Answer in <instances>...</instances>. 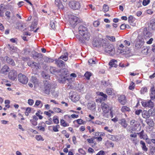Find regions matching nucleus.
I'll return each instance as SVG.
<instances>
[{
  "instance_id": "nucleus-1",
  "label": "nucleus",
  "mask_w": 155,
  "mask_h": 155,
  "mask_svg": "<svg viewBox=\"0 0 155 155\" xmlns=\"http://www.w3.org/2000/svg\"><path fill=\"white\" fill-rule=\"evenodd\" d=\"M101 108L102 110V114L104 117L108 118L110 116L111 118L113 117V113L111 110V108L107 104L104 102L102 103Z\"/></svg>"
},
{
  "instance_id": "nucleus-2",
  "label": "nucleus",
  "mask_w": 155,
  "mask_h": 155,
  "mask_svg": "<svg viewBox=\"0 0 155 155\" xmlns=\"http://www.w3.org/2000/svg\"><path fill=\"white\" fill-rule=\"evenodd\" d=\"M144 43V39L143 36L139 35L136 40L135 49L136 50L140 49L143 45Z\"/></svg>"
},
{
  "instance_id": "nucleus-3",
  "label": "nucleus",
  "mask_w": 155,
  "mask_h": 155,
  "mask_svg": "<svg viewBox=\"0 0 155 155\" xmlns=\"http://www.w3.org/2000/svg\"><path fill=\"white\" fill-rule=\"evenodd\" d=\"M68 21L71 26L74 28L79 23V19L75 16L71 15L69 17Z\"/></svg>"
},
{
  "instance_id": "nucleus-4",
  "label": "nucleus",
  "mask_w": 155,
  "mask_h": 155,
  "mask_svg": "<svg viewBox=\"0 0 155 155\" xmlns=\"http://www.w3.org/2000/svg\"><path fill=\"white\" fill-rule=\"evenodd\" d=\"M44 87L43 92L45 94H49L51 88V85L50 82L46 80L44 81Z\"/></svg>"
},
{
  "instance_id": "nucleus-5",
  "label": "nucleus",
  "mask_w": 155,
  "mask_h": 155,
  "mask_svg": "<svg viewBox=\"0 0 155 155\" xmlns=\"http://www.w3.org/2000/svg\"><path fill=\"white\" fill-rule=\"evenodd\" d=\"M118 50L120 53L122 54H128L130 53V48L125 46L122 44H120L118 47Z\"/></svg>"
},
{
  "instance_id": "nucleus-6",
  "label": "nucleus",
  "mask_w": 155,
  "mask_h": 155,
  "mask_svg": "<svg viewBox=\"0 0 155 155\" xmlns=\"http://www.w3.org/2000/svg\"><path fill=\"white\" fill-rule=\"evenodd\" d=\"M106 44V41L103 39H98L92 42L93 46L95 47L105 46Z\"/></svg>"
},
{
  "instance_id": "nucleus-7",
  "label": "nucleus",
  "mask_w": 155,
  "mask_h": 155,
  "mask_svg": "<svg viewBox=\"0 0 155 155\" xmlns=\"http://www.w3.org/2000/svg\"><path fill=\"white\" fill-rule=\"evenodd\" d=\"M95 139H96L97 142H99L102 140L103 138L100 137H92L91 138L87 139V141L88 143L89 144H93L94 145L92 146L93 147L97 144V143L94 141Z\"/></svg>"
},
{
  "instance_id": "nucleus-8",
  "label": "nucleus",
  "mask_w": 155,
  "mask_h": 155,
  "mask_svg": "<svg viewBox=\"0 0 155 155\" xmlns=\"http://www.w3.org/2000/svg\"><path fill=\"white\" fill-rule=\"evenodd\" d=\"M18 81L24 84H26L28 81V78L25 75L20 73L18 75Z\"/></svg>"
},
{
  "instance_id": "nucleus-9",
  "label": "nucleus",
  "mask_w": 155,
  "mask_h": 155,
  "mask_svg": "<svg viewBox=\"0 0 155 155\" xmlns=\"http://www.w3.org/2000/svg\"><path fill=\"white\" fill-rule=\"evenodd\" d=\"M103 48L104 49L106 52L109 53L110 55H112V53H111L114 49L113 45L107 43L106 41V44L105 46H103Z\"/></svg>"
},
{
  "instance_id": "nucleus-10",
  "label": "nucleus",
  "mask_w": 155,
  "mask_h": 155,
  "mask_svg": "<svg viewBox=\"0 0 155 155\" xmlns=\"http://www.w3.org/2000/svg\"><path fill=\"white\" fill-rule=\"evenodd\" d=\"M69 5L71 8L75 10H78L81 7L80 3L74 0L70 2Z\"/></svg>"
},
{
  "instance_id": "nucleus-11",
  "label": "nucleus",
  "mask_w": 155,
  "mask_h": 155,
  "mask_svg": "<svg viewBox=\"0 0 155 155\" xmlns=\"http://www.w3.org/2000/svg\"><path fill=\"white\" fill-rule=\"evenodd\" d=\"M83 37L82 38H80L79 41L82 43H85V41H88L90 38L91 36L90 32L88 31L85 33L81 35Z\"/></svg>"
},
{
  "instance_id": "nucleus-12",
  "label": "nucleus",
  "mask_w": 155,
  "mask_h": 155,
  "mask_svg": "<svg viewBox=\"0 0 155 155\" xmlns=\"http://www.w3.org/2000/svg\"><path fill=\"white\" fill-rule=\"evenodd\" d=\"M130 125L131 126V130L133 131L136 130L137 127L140 125V123L134 120H132L130 121Z\"/></svg>"
},
{
  "instance_id": "nucleus-13",
  "label": "nucleus",
  "mask_w": 155,
  "mask_h": 155,
  "mask_svg": "<svg viewBox=\"0 0 155 155\" xmlns=\"http://www.w3.org/2000/svg\"><path fill=\"white\" fill-rule=\"evenodd\" d=\"M17 72L16 71L12 70H11L8 74V78L12 80H15L17 76Z\"/></svg>"
},
{
  "instance_id": "nucleus-14",
  "label": "nucleus",
  "mask_w": 155,
  "mask_h": 155,
  "mask_svg": "<svg viewBox=\"0 0 155 155\" xmlns=\"http://www.w3.org/2000/svg\"><path fill=\"white\" fill-rule=\"evenodd\" d=\"M78 30L79 33L81 35L88 31V28L82 25H80L79 27Z\"/></svg>"
},
{
  "instance_id": "nucleus-15",
  "label": "nucleus",
  "mask_w": 155,
  "mask_h": 155,
  "mask_svg": "<svg viewBox=\"0 0 155 155\" xmlns=\"http://www.w3.org/2000/svg\"><path fill=\"white\" fill-rule=\"evenodd\" d=\"M142 106L144 107H153L154 104L150 100L147 101H143L141 102Z\"/></svg>"
},
{
  "instance_id": "nucleus-16",
  "label": "nucleus",
  "mask_w": 155,
  "mask_h": 155,
  "mask_svg": "<svg viewBox=\"0 0 155 155\" xmlns=\"http://www.w3.org/2000/svg\"><path fill=\"white\" fill-rule=\"evenodd\" d=\"M118 100L122 105L125 104L127 102L126 96L124 95H121L118 97Z\"/></svg>"
},
{
  "instance_id": "nucleus-17",
  "label": "nucleus",
  "mask_w": 155,
  "mask_h": 155,
  "mask_svg": "<svg viewBox=\"0 0 155 155\" xmlns=\"http://www.w3.org/2000/svg\"><path fill=\"white\" fill-rule=\"evenodd\" d=\"M88 108L91 110L95 109L96 108V104L94 101H90L87 105Z\"/></svg>"
},
{
  "instance_id": "nucleus-18",
  "label": "nucleus",
  "mask_w": 155,
  "mask_h": 155,
  "mask_svg": "<svg viewBox=\"0 0 155 155\" xmlns=\"http://www.w3.org/2000/svg\"><path fill=\"white\" fill-rule=\"evenodd\" d=\"M143 34L144 37L145 39L149 38L152 36L151 33L147 30V28H144Z\"/></svg>"
},
{
  "instance_id": "nucleus-19",
  "label": "nucleus",
  "mask_w": 155,
  "mask_h": 155,
  "mask_svg": "<svg viewBox=\"0 0 155 155\" xmlns=\"http://www.w3.org/2000/svg\"><path fill=\"white\" fill-rule=\"evenodd\" d=\"M55 63L59 67L63 68L65 67L64 62L59 59L55 60Z\"/></svg>"
},
{
  "instance_id": "nucleus-20",
  "label": "nucleus",
  "mask_w": 155,
  "mask_h": 155,
  "mask_svg": "<svg viewBox=\"0 0 155 155\" xmlns=\"http://www.w3.org/2000/svg\"><path fill=\"white\" fill-rule=\"evenodd\" d=\"M5 58L6 62L12 66L15 65V62L13 59L7 56H5Z\"/></svg>"
},
{
  "instance_id": "nucleus-21",
  "label": "nucleus",
  "mask_w": 155,
  "mask_h": 155,
  "mask_svg": "<svg viewBox=\"0 0 155 155\" xmlns=\"http://www.w3.org/2000/svg\"><path fill=\"white\" fill-rule=\"evenodd\" d=\"M119 123L124 128H126L128 124L124 118H122L119 120Z\"/></svg>"
},
{
  "instance_id": "nucleus-22",
  "label": "nucleus",
  "mask_w": 155,
  "mask_h": 155,
  "mask_svg": "<svg viewBox=\"0 0 155 155\" xmlns=\"http://www.w3.org/2000/svg\"><path fill=\"white\" fill-rule=\"evenodd\" d=\"M9 71V68L6 65H4L1 70V72L2 73L6 74Z\"/></svg>"
},
{
  "instance_id": "nucleus-23",
  "label": "nucleus",
  "mask_w": 155,
  "mask_h": 155,
  "mask_svg": "<svg viewBox=\"0 0 155 155\" xmlns=\"http://www.w3.org/2000/svg\"><path fill=\"white\" fill-rule=\"evenodd\" d=\"M149 28L152 30H155V20H152L148 24Z\"/></svg>"
},
{
  "instance_id": "nucleus-24",
  "label": "nucleus",
  "mask_w": 155,
  "mask_h": 155,
  "mask_svg": "<svg viewBox=\"0 0 155 155\" xmlns=\"http://www.w3.org/2000/svg\"><path fill=\"white\" fill-rule=\"evenodd\" d=\"M78 117L79 116L78 115L73 114H71V116L68 115H65L64 116V118L65 119L67 120L70 119L71 117L73 118H78Z\"/></svg>"
},
{
  "instance_id": "nucleus-25",
  "label": "nucleus",
  "mask_w": 155,
  "mask_h": 155,
  "mask_svg": "<svg viewBox=\"0 0 155 155\" xmlns=\"http://www.w3.org/2000/svg\"><path fill=\"white\" fill-rule=\"evenodd\" d=\"M151 92L150 94L151 99L153 100L155 99V88L153 86L151 88Z\"/></svg>"
},
{
  "instance_id": "nucleus-26",
  "label": "nucleus",
  "mask_w": 155,
  "mask_h": 155,
  "mask_svg": "<svg viewBox=\"0 0 155 155\" xmlns=\"http://www.w3.org/2000/svg\"><path fill=\"white\" fill-rule=\"evenodd\" d=\"M52 128L53 131L54 132H58L59 131V129L60 128L59 125L57 124L55 125H52L48 127V129L49 130L50 128Z\"/></svg>"
},
{
  "instance_id": "nucleus-27",
  "label": "nucleus",
  "mask_w": 155,
  "mask_h": 155,
  "mask_svg": "<svg viewBox=\"0 0 155 155\" xmlns=\"http://www.w3.org/2000/svg\"><path fill=\"white\" fill-rule=\"evenodd\" d=\"M117 61L115 59H112L111 60L110 62L109 63V65L111 66V67H114L117 68Z\"/></svg>"
},
{
  "instance_id": "nucleus-28",
  "label": "nucleus",
  "mask_w": 155,
  "mask_h": 155,
  "mask_svg": "<svg viewBox=\"0 0 155 155\" xmlns=\"http://www.w3.org/2000/svg\"><path fill=\"white\" fill-rule=\"evenodd\" d=\"M32 57L35 59L37 58H43V55L41 53H38L36 52H35L32 54Z\"/></svg>"
},
{
  "instance_id": "nucleus-29",
  "label": "nucleus",
  "mask_w": 155,
  "mask_h": 155,
  "mask_svg": "<svg viewBox=\"0 0 155 155\" xmlns=\"http://www.w3.org/2000/svg\"><path fill=\"white\" fill-rule=\"evenodd\" d=\"M31 81L35 86L39 84V81L36 77L32 76L31 78Z\"/></svg>"
},
{
  "instance_id": "nucleus-30",
  "label": "nucleus",
  "mask_w": 155,
  "mask_h": 155,
  "mask_svg": "<svg viewBox=\"0 0 155 155\" xmlns=\"http://www.w3.org/2000/svg\"><path fill=\"white\" fill-rule=\"evenodd\" d=\"M146 122L150 127H153L154 125V123L152 119H147L146 120Z\"/></svg>"
},
{
  "instance_id": "nucleus-31",
  "label": "nucleus",
  "mask_w": 155,
  "mask_h": 155,
  "mask_svg": "<svg viewBox=\"0 0 155 155\" xmlns=\"http://www.w3.org/2000/svg\"><path fill=\"white\" fill-rule=\"evenodd\" d=\"M140 144L141 145L142 150L145 152L147 151L148 150V148L146 147L145 142L142 140H141L140 141Z\"/></svg>"
},
{
  "instance_id": "nucleus-32",
  "label": "nucleus",
  "mask_w": 155,
  "mask_h": 155,
  "mask_svg": "<svg viewBox=\"0 0 155 155\" xmlns=\"http://www.w3.org/2000/svg\"><path fill=\"white\" fill-rule=\"evenodd\" d=\"M60 125L62 127H68L69 125V124L66 122L64 119H61L60 121Z\"/></svg>"
},
{
  "instance_id": "nucleus-33",
  "label": "nucleus",
  "mask_w": 155,
  "mask_h": 155,
  "mask_svg": "<svg viewBox=\"0 0 155 155\" xmlns=\"http://www.w3.org/2000/svg\"><path fill=\"white\" fill-rule=\"evenodd\" d=\"M8 46L9 50L12 52H14L16 51L17 48L16 47L13 46V45H11L9 44L7 45Z\"/></svg>"
},
{
  "instance_id": "nucleus-34",
  "label": "nucleus",
  "mask_w": 155,
  "mask_h": 155,
  "mask_svg": "<svg viewBox=\"0 0 155 155\" xmlns=\"http://www.w3.org/2000/svg\"><path fill=\"white\" fill-rule=\"evenodd\" d=\"M94 137H100L101 138H102V137L105 135V134L104 132L100 133L99 132H96L94 133Z\"/></svg>"
},
{
  "instance_id": "nucleus-35",
  "label": "nucleus",
  "mask_w": 155,
  "mask_h": 155,
  "mask_svg": "<svg viewBox=\"0 0 155 155\" xmlns=\"http://www.w3.org/2000/svg\"><path fill=\"white\" fill-rule=\"evenodd\" d=\"M121 110L122 112L124 113L130 111V108L127 106H123L121 107Z\"/></svg>"
},
{
  "instance_id": "nucleus-36",
  "label": "nucleus",
  "mask_w": 155,
  "mask_h": 155,
  "mask_svg": "<svg viewBox=\"0 0 155 155\" xmlns=\"http://www.w3.org/2000/svg\"><path fill=\"white\" fill-rule=\"evenodd\" d=\"M68 52L64 53V55H61L59 58L62 59L65 61H66L68 60Z\"/></svg>"
},
{
  "instance_id": "nucleus-37",
  "label": "nucleus",
  "mask_w": 155,
  "mask_h": 155,
  "mask_svg": "<svg viewBox=\"0 0 155 155\" xmlns=\"http://www.w3.org/2000/svg\"><path fill=\"white\" fill-rule=\"evenodd\" d=\"M41 126L39 125V126L37 127V128L38 129H39L40 130L44 131L45 130V128L44 127H43L42 126H44L45 125V124L44 122H42L41 123Z\"/></svg>"
},
{
  "instance_id": "nucleus-38",
  "label": "nucleus",
  "mask_w": 155,
  "mask_h": 155,
  "mask_svg": "<svg viewBox=\"0 0 155 155\" xmlns=\"http://www.w3.org/2000/svg\"><path fill=\"white\" fill-rule=\"evenodd\" d=\"M137 134L139 136L140 139H144L145 137V134L143 130H142L140 132L137 133Z\"/></svg>"
},
{
  "instance_id": "nucleus-39",
  "label": "nucleus",
  "mask_w": 155,
  "mask_h": 155,
  "mask_svg": "<svg viewBox=\"0 0 155 155\" xmlns=\"http://www.w3.org/2000/svg\"><path fill=\"white\" fill-rule=\"evenodd\" d=\"M149 48L147 47H144L141 51V53L143 54L147 55L148 54Z\"/></svg>"
},
{
  "instance_id": "nucleus-40",
  "label": "nucleus",
  "mask_w": 155,
  "mask_h": 155,
  "mask_svg": "<svg viewBox=\"0 0 155 155\" xmlns=\"http://www.w3.org/2000/svg\"><path fill=\"white\" fill-rule=\"evenodd\" d=\"M76 121L77 123L79 124H85L86 122L85 121L83 120L82 119H79L76 120Z\"/></svg>"
},
{
  "instance_id": "nucleus-41",
  "label": "nucleus",
  "mask_w": 155,
  "mask_h": 155,
  "mask_svg": "<svg viewBox=\"0 0 155 155\" xmlns=\"http://www.w3.org/2000/svg\"><path fill=\"white\" fill-rule=\"evenodd\" d=\"M84 76L87 80H89L91 76V73L88 71H87L84 74Z\"/></svg>"
},
{
  "instance_id": "nucleus-42",
  "label": "nucleus",
  "mask_w": 155,
  "mask_h": 155,
  "mask_svg": "<svg viewBox=\"0 0 155 155\" xmlns=\"http://www.w3.org/2000/svg\"><path fill=\"white\" fill-rule=\"evenodd\" d=\"M109 7L108 6L105 4L103 6V11L105 13L108 12L109 10Z\"/></svg>"
},
{
  "instance_id": "nucleus-43",
  "label": "nucleus",
  "mask_w": 155,
  "mask_h": 155,
  "mask_svg": "<svg viewBox=\"0 0 155 155\" xmlns=\"http://www.w3.org/2000/svg\"><path fill=\"white\" fill-rule=\"evenodd\" d=\"M142 116L143 118H147L149 117L148 113L146 111H143L142 113Z\"/></svg>"
},
{
  "instance_id": "nucleus-44",
  "label": "nucleus",
  "mask_w": 155,
  "mask_h": 155,
  "mask_svg": "<svg viewBox=\"0 0 155 155\" xmlns=\"http://www.w3.org/2000/svg\"><path fill=\"white\" fill-rule=\"evenodd\" d=\"M56 22V21L53 20L51 21L50 23V26L51 28L53 29L55 28V24Z\"/></svg>"
},
{
  "instance_id": "nucleus-45",
  "label": "nucleus",
  "mask_w": 155,
  "mask_h": 155,
  "mask_svg": "<svg viewBox=\"0 0 155 155\" xmlns=\"http://www.w3.org/2000/svg\"><path fill=\"white\" fill-rule=\"evenodd\" d=\"M53 121L55 124H57L59 123L58 118V116H54L53 117Z\"/></svg>"
},
{
  "instance_id": "nucleus-46",
  "label": "nucleus",
  "mask_w": 155,
  "mask_h": 155,
  "mask_svg": "<svg viewBox=\"0 0 155 155\" xmlns=\"http://www.w3.org/2000/svg\"><path fill=\"white\" fill-rule=\"evenodd\" d=\"M35 138L38 141H43L44 140L43 137L41 135H36L35 136Z\"/></svg>"
},
{
  "instance_id": "nucleus-47",
  "label": "nucleus",
  "mask_w": 155,
  "mask_h": 155,
  "mask_svg": "<svg viewBox=\"0 0 155 155\" xmlns=\"http://www.w3.org/2000/svg\"><path fill=\"white\" fill-rule=\"evenodd\" d=\"M50 71L51 73L52 74H54L57 72L56 68L53 67H50Z\"/></svg>"
},
{
  "instance_id": "nucleus-48",
  "label": "nucleus",
  "mask_w": 155,
  "mask_h": 155,
  "mask_svg": "<svg viewBox=\"0 0 155 155\" xmlns=\"http://www.w3.org/2000/svg\"><path fill=\"white\" fill-rule=\"evenodd\" d=\"M106 38L111 41L114 42L115 41V38L114 36H110L107 35L106 36Z\"/></svg>"
},
{
  "instance_id": "nucleus-49",
  "label": "nucleus",
  "mask_w": 155,
  "mask_h": 155,
  "mask_svg": "<svg viewBox=\"0 0 155 155\" xmlns=\"http://www.w3.org/2000/svg\"><path fill=\"white\" fill-rule=\"evenodd\" d=\"M55 4L58 8L61 7L62 3L60 0H55Z\"/></svg>"
},
{
  "instance_id": "nucleus-50",
  "label": "nucleus",
  "mask_w": 155,
  "mask_h": 155,
  "mask_svg": "<svg viewBox=\"0 0 155 155\" xmlns=\"http://www.w3.org/2000/svg\"><path fill=\"white\" fill-rule=\"evenodd\" d=\"M130 140L132 143L135 145L137 144L138 142V140L137 138H131Z\"/></svg>"
},
{
  "instance_id": "nucleus-51",
  "label": "nucleus",
  "mask_w": 155,
  "mask_h": 155,
  "mask_svg": "<svg viewBox=\"0 0 155 155\" xmlns=\"http://www.w3.org/2000/svg\"><path fill=\"white\" fill-rule=\"evenodd\" d=\"M5 107L7 108H9L10 107L9 104L10 103V101L8 100H5Z\"/></svg>"
},
{
  "instance_id": "nucleus-52",
  "label": "nucleus",
  "mask_w": 155,
  "mask_h": 155,
  "mask_svg": "<svg viewBox=\"0 0 155 155\" xmlns=\"http://www.w3.org/2000/svg\"><path fill=\"white\" fill-rule=\"evenodd\" d=\"M113 90V89L111 88H107L106 90V92L108 95H111L112 93Z\"/></svg>"
},
{
  "instance_id": "nucleus-53",
  "label": "nucleus",
  "mask_w": 155,
  "mask_h": 155,
  "mask_svg": "<svg viewBox=\"0 0 155 155\" xmlns=\"http://www.w3.org/2000/svg\"><path fill=\"white\" fill-rule=\"evenodd\" d=\"M135 84L132 81L129 86V88L130 90H133L134 88Z\"/></svg>"
},
{
  "instance_id": "nucleus-54",
  "label": "nucleus",
  "mask_w": 155,
  "mask_h": 155,
  "mask_svg": "<svg viewBox=\"0 0 155 155\" xmlns=\"http://www.w3.org/2000/svg\"><path fill=\"white\" fill-rule=\"evenodd\" d=\"M147 91V88L146 87H143L140 90V92L141 94H144Z\"/></svg>"
},
{
  "instance_id": "nucleus-55",
  "label": "nucleus",
  "mask_w": 155,
  "mask_h": 155,
  "mask_svg": "<svg viewBox=\"0 0 155 155\" xmlns=\"http://www.w3.org/2000/svg\"><path fill=\"white\" fill-rule=\"evenodd\" d=\"M40 113L42 114V113H41V111L39 110L38 111V112L36 113L35 114L38 117L39 119H41L43 118V117L40 114Z\"/></svg>"
},
{
  "instance_id": "nucleus-56",
  "label": "nucleus",
  "mask_w": 155,
  "mask_h": 155,
  "mask_svg": "<svg viewBox=\"0 0 155 155\" xmlns=\"http://www.w3.org/2000/svg\"><path fill=\"white\" fill-rule=\"evenodd\" d=\"M100 22L99 21H96L94 22L93 25L95 27H98L100 24Z\"/></svg>"
},
{
  "instance_id": "nucleus-57",
  "label": "nucleus",
  "mask_w": 155,
  "mask_h": 155,
  "mask_svg": "<svg viewBox=\"0 0 155 155\" xmlns=\"http://www.w3.org/2000/svg\"><path fill=\"white\" fill-rule=\"evenodd\" d=\"M36 27V25L35 24H32L30 26V31H33L35 28Z\"/></svg>"
},
{
  "instance_id": "nucleus-58",
  "label": "nucleus",
  "mask_w": 155,
  "mask_h": 155,
  "mask_svg": "<svg viewBox=\"0 0 155 155\" xmlns=\"http://www.w3.org/2000/svg\"><path fill=\"white\" fill-rule=\"evenodd\" d=\"M78 151L81 154L83 155H85L86 154V152L82 148L79 149Z\"/></svg>"
},
{
  "instance_id": "nucleus-59",
  "label": "nucleus",
  "mask_w": 155,
  "mask_h": 155,
  "mask_svg": "<svg viewBox=\"0 0 155 155\" xmlns=\"http://www.w3.org/2000/svg\"><path fill=\"white\" fill-rule=\"evenodd\" d=\"M93 123L98 125H102L104 124L103 122H101L98 120H96L94 122H93Z\"/></svg>"
},
{
  "instance_id": "nucleus-60",
  "label": "nucleus",
  "mask_w": 155,
  "mask_h": 155,
  "mask_svg": "<svg viewBox=\"0 0 155 155\" xmlns=\"http://www.w3.org/2000/svg\"><path fill=\"white\" fill-rule=\"evenodd\" d=\"M53 110L55 112L57 113L61 112V110L59 108L55 107L53 108Z\"/></svg>"
},
{
  "instance_id": "nucleus-61",
  "label": "nucleus",
  "mask_w": 155,
  "mask_h": 155,
  "mask_svg": "<svg viewBox=\"0 0 155 155\" xmlns=\"http://www.w3.org/2000/svg\"><path fill=\"white\" fill-rule=\"evenodd\" d=\"M150 0H143V5L144 6H146L150 2Z\"/></svg>"
},
{
  "instance_id": "nucleus-62",
  "label": "nucleus",
  "mask_w": 155,
  "mask_h": 155,
  "mask_svg": "<svg viewBox=\"0 0 155 155\" xmlns=\"http://www.w3.org/2000/svg\"><path fill=\"white\" fill-rule=\"evenodd\" d=\"M18 25V28L22 29V28H24L25 24L24 23H19Z\"/></svg>"
},
{
  "instance_id": "nucleus-63",
  "label": "nucleus",
  "mask_w": 155,
  "mask_h": 155,
  "mask_svg": "<svg viewBox=\"0 0 155 155\" xmlns=\"http://www.w3.org/2000/svg\"><path fill=\"white\" fill-rule=\"evenodd\" d=\"M155 152V149L152 148L150 150L149 154V155H153Z\"/></svg>"
},
{
  "instance_id": "nucleus-64",
  "label": "nucleus",
  "mask_w": 155,
  "mask_h": 155,
  "mask_svg": "<svg viewBox=\"0 0 155 155\" xmlns=\"http://www.w3.org/2000/svg\"><path fill=\"white\" fill-rule=\"evenodd\" d=\"M105 154L104 151L101 150L96 155H104Z\"/></svg>"
}]
</instances>
